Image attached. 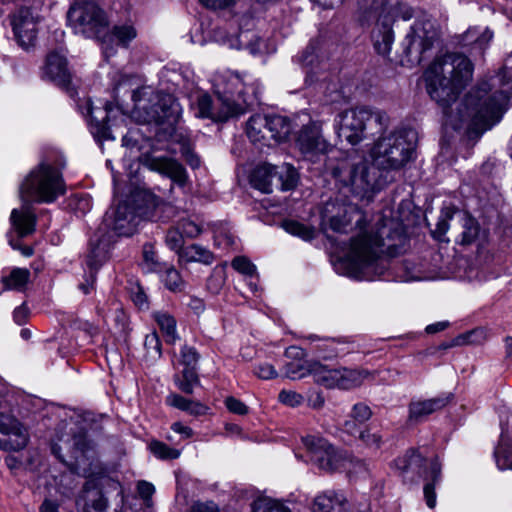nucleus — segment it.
Listing matches in <instances>:
<instances>
[{
    "mask_svg": "<svg viewBox=\"0 0 512 512\" xmlns=\"http://www.w3.org/2000/svg\"><path fill=\"white\" fill-rule=\"evenodd\" d=\"M474 65L465 55L449 53L436 59L426 70L430 97L441 106L445 126L479 137L498 123L512 94V56L501 71L472 88L461 100L459 93L471 82Z\"/></svg>",
    "mask_w": 512,
    "mask_h": 512,
    "instance_id": "obj_1",
    "label": "nucleus"
},
{
    "mask_svg": "<svg viewBox=\"0 0 512 512\" xmlns=\"http://www.w3.org/2000/svg\"><path fill=\"white\" fill-rule=\"evenodd\" d=\"M369 155L375 167L355 152H339L338 157L328 158L327 169L343 185L350 186L356 194H366L379 189L376 169L399 171L416 157L415 133L393 132L380 137L370 149Z\"/></svg>",
    "mask_w": 512,
    "mask_h": 512,
    "instance_id": "obj_2",
    "label": "nucleus"
},
{
    "mask_svg": "<svg viewBox=\"0 0 512 512\" xmlns=\"http://www.w3.org/2000/svg\"><path fill=\"white\" fill-rule=\"evenodd\" d=\"M356 233L350 239L345 257L348 274L357 279H370L377 272V262L383 252L385 226L376 228L357 213Z\"/></svg>",
    "mask_w": 512,
    "mask_h": 512,
    "instance_id": "obj_3",
    "label": "nucleus"
},
{
    "mask_svg": "<svg viewBox=\"0 0 512 512\" xmlns=\"http://www.w3.org/2000/svg\"><path fill=\"white\" fill-rule=\"evenodd\" d=\"M133 117L146 124H175L180 117V105L167 93L155 91L150 86H143L133 91Z\"/></svg>",
    "mask_w": 512,
    "mask_h": 512,
    "instance_id": "obj_4",
    "label": "nucleus"
},
{
    "mask_svg": "<svg viewBox=\"0 0 512 512\" xmlns=\"http://www.w3.org/2000/svg\"><path fill=\"white\" fill-rule=\"evenodd\" d=\"M309 460L320 470L327 473L346 471L348 474L366 473L363 461L354 459L347 452L336 448L327 439L319 435H307L302 438Z\"/></svg>",
    "mask_w": 512,
    "mask_h": 512,
    "instance_id": "obj_5",
    "label": "nucleus"
},
{
    "mask_svg": "<svg viewBox=\"0 0 512 512\" xmlns=\"http://www.w3.org/2000/svg\"><path fill=\"white\" fill-rule=\"evenodd\" d=\"M64 193L60 170L45 161L28 174L19 188L22 202L51 203Z\"/></svg>",
    "mask_w": 512,
    "mask_h": 512,
    "instance_id": "obj_6",
    "label": "nucleus"
},
{
    "mask_svg": "<svg viewBox=\"0 0 512 512\" xmlns=\"http://www.w3.org/2000/svg\"><path fill=\"white\" fill-rule=\"evenodd\" d=\"M388 117L385 112L366 107H355L339 113L335 126L339 137L349 144L357 145L367 137V130L374 124L378 131L387 127Z\"/></svg>",
    "mask_w": 512,
    "mask_h": 512,
    "instance_id": "obj_7",
    "label": "nucleus"
},
{
    "mask_svg": "<svg viewBox=\"0 0 512 512\" xmlns=\"http://www.w3.org/2000/svg\"><path fill=\"white\" fill-rule=\"evenodd\" d=\"M67 21L75 33L100 39L108 32L106 13L93 1L74 0L67 12Z\"/></svg>",
    "mask_w": 512,
    "mask_h": 512,
    "instance_id": "obj_8",
    "label": "nucleus"
},
{
    "mask_svg": "<svg viewBox=\"0 0 512 512\" xmlns=\"http://www.w3.org/2000/svg\"><path fill=\"white\" fill-rule=\"evenodd\" d=\"M292 131V124L285 116L280 115H254L247 122V136L253 142L285 141Z\"/></svg>",
    "mask_w": 512,
    "mask_h": 512,
    "instance_id": "obj_9",
    "label": "nucleus"
},
{
    "mask_svg": "<svg viewBox=\"0 0 512 512\" xmlns=\"http://www.w3.org/2000/svg\"><path fill=\"white\" fill-rule=\"evenodd\" d=\"M296 143L302 154L313 162L333 150L332 144L322 134V124L313 120L303 125Z\"/></svg>",
    "mask_w": 512,
    "mask_h": 512,
    "instance_id": "obj_10",
    "label": "nucleus"
},
{
    "mask_svg": "<svg viewBox=\"0 0 512 512\" xmlns=\"http://www.w3.org/2000/svg\"><path fill=\"white\" fill-rule=\"evenodd\" d=\"M38 22V14H34V12L27 7H21L11 15V25L15 38L24 49H28L34 45L37 38Z\"/></svg>",
    "mask_w": 512,
    "mask_h": 512,
    "instance_id": "obj_11",
    "label": "nucleus"
},
{
    "mask_svg": "<svg viewBox=\"0 0 512 512\" xmlns=\"http://www.w3.org/2000/svg\"><path fill=\"white\" fill-rule=\"evenodd\" d=\"M218 100L221 106L216 111L212 106V100L209 95H199L193 106L195 116L199 118H210L216 121H225L229 117L243 113L241 104L230 101L229 98H218Z\"/></svg>",
    "mask_w": 512,
    "mask_h": 512,
    "instance_id": "obj_12",
    "label": "nucleus"
},
{
    "mask_svg": "<svg viewBox=\"0 0 512 512\" xmlns=\"http://www.w3.org/2000/svg\"><path fill=\"white\" fill-rule=\"evenodd\" d=\"M26 428L12 415L0 414V449L18 451L28 443Z\"/></svg>",
    "mask_w": 512,
    "mask_h": 512,
    "instance_id": "obj_13",
    "label": "nucleus"
},
{
    "mask_svg": "<svg viewBox=\"0 0 512 512\" xmlns=\"http://www.w3.org/2000/svg\"><path fill=\"white\" fill-rule=\"evenodd\" d=\"M218 98H229L230 101H235L241 104L243 112L245 111V105L247 99L245 95L249 92L250 88L238 74L227 73L219 77L215 84Z\"/></svg>",
    "mask_w": 512,
    "mask_h": 512,
    "instance_id": "obj_14",
    "label": "nucleus"
},
{
    "mask_svg": "<svg viewBox=\"0 0 512 512\" xmlns=\"http://www.w3.org/2000/svg\"><path fill=\"white\" fill-rule=\"evenodd\" d=\"M144 164L151 171L167 176L180 188H185L189 182L186 169L175 159L168 157H146Z\"/></svg>",
    "mask_w": 512,
    "mask_h": 512,
    "instance_id": "obj_15",
    "label": "nucleus"
},
{
    "mask_svg": "<svg viewBox=\"0 0 512 512\" xmlns=\"http://www.w3.org/2000/svg\"><path fill=\"white\" fill-rule=\"evenodd\" d=\"M43 74L58 86L70 91L71 73L66 56L60 51H53L47 55Z\"/></svg>",
    "mask_w": 512,
    "mask_h": 512,
    "instance_id": "obj_16",
    "label": "nucleus"
},
{
    "mask_svg": "<svg viewBox=\"0 0 512 512\" xmlns=\"http://www.w3.org/2000/svg\"><path fill=\"white\" fill-rule=\"evenodd\" d=\"M358 4L363 8H369L380 12V18L391 19L399 16L403 20H410L413 17V9L402 5L400 0H358Z\"/></svg>",
    "mask_w": 512,
    "mask_h": 512,
    "instance_id": "obj_17",
    "label": "nucleus"
},
{
    "mask_svg": "<svg viewBox=\"0 0 512 512\" xmlns=\"http://www.w3.org/2000/svg\"><path fill=\"white\" fill-rule=\"evenodd\" d=\"M349 501L344 492L326 490L315 496L311 512H348Z\"/></svg>",
    "mask_w": 512,
    "mask_h": 512,
    "instance_id": "obj_18",
    "label": "nucleus"
},
{
    "mask_svg": "<svg viewBox=\"0 0 512 512\" xmlns=\"http://www.w3.org/2000/svg\"><path fill=\"white\" fill-rule=\"evenodd\" d=\"M436 37L437 33L432 22H416L411 28V33L407 36L409 48L422 54L432 47Z\"/></svg>",
    "mask_w": 512,
    "mask_h": 512,
    "instance_id": "obj_19",
    "label": "nucleus"
},
{
    "mask_svg": "<svg viewBox=\"0 0 512 512\" xmlns=\"http://www.w3.org/2000/svg\"><path fill=\"white\" fill-rule=\"evenodd\" d=\"M135 215L130 207L123 203L119 204L111 215L107 214L106 221L114 232L119 236H130L136 228Z\"/></svg>",
    "mask_w": 512,
    "mask_h": 512,
    "instance_id": "obj_20",
    "label": "nucleus"
},
{
    "mask_svg": "<svg viewBox=\"0 0 512 512\" xmlns=\"http://www.w3.org/2000/svg\"><path fill=\"white\" fill-rule=\"evenodd\" d=\"M454 221L453 228L456 234L455 241L461 245H470L478 237L480 226L475 218L466 212H457L455 217L451 218Z\"/></svg>",
    "mask_w": 512,
    "mask_h": 512,
    "instance_id": "obj_21",
    "label": "nucleus"
},
{
    "mask_svg": "<svg viewBox=\"0 0 512 512\" xmlns=\"http://www.w3.org/2000/svg\"><path fill=\"white\" fill-rule=\"evenodd\" d=\"M82 512H104L107 501L94 480L87 481L76 502Z\"/></svg>",
    "mask_w": 512,
    "mask_h": 512,
    "instance_id": "obj_22",
    "label": "nucleus"
},
{
    "mask_svg": "<svg viewBox=\"0 0 512 512\" xmlns=\"http://www.w3.org/2000/svg\"><path fill=\"white\" fill-rule=\"evenodd\" d=\"M448 403V398L436 397L431 399H413L409 403L408 420L413 423L423 421L430 414L442 409Z\"/></svg>",
    "mask_w": 512,
    "mask_h": 512,
    "instance_id": "obj_23",
    "label": "nucleus"
},
{
    "mask_svg": "<svg viewBox=\"0 0 512 512\" xmlns=\"http://www.w3.org/2000/svg\"><path fill=\"white\" fill-rule=\"evenodd\" d=\"M10 219L21 237L27 236L35 230L36 218L30 209V202H23L20 209H13Z\"/></svg>",
    "mask_w": 512,
    "mask_h": 512,
    "instance_id": "obj_24",
    "label": "nucleus"
},
{
    "mask_svg": "<svg viewBox=\"0 0 512 512\" xmlns=\"http://www.w3.org/2000/svg\"><path fill=\"white\" fill-rule=\"evenodd\" d=\"M372 38L375 50L378 54L383 56L389 54L394 40L390 18L388 20L380 18V22L377 23V28L374 30Z\"/></svg>",
    "mask_w": 512,
    "mask_h": 512,
    "instance_id": "obj_25",
    "label": "nucleus"
},
{
    "mask_svg": "<svg viewBox=\"0 0 512 512\" xmlns=\"http://www.w3.org/2000/svg\"><path fill=\"white\" fill-rule=\"evenodd\" d=\"M307 339L311 343H315V351L324 359H332L345 353V349L342 347L345 343L340 339L321 338L315 334L308 335Z\"/></svg>",
    "mask_w": 512,
    "mask_h": 512,
    "instance_id": "obj_26",
    "label": "nucleus"
},
{
    "mask_svg": "<svg viewBox=\"0 0 512 512\" xmlns=\"http://www.w3.org/2000/svg\"><path fill=\"white\" fill-rule=\"evenodd\" d=\"M309 370L316 383L329 389L338 388L339 368H328L320 362L313 361Z\"/></svg>",
    "mask_w": 512,
    "mask_h": 512,
    "instance_id": "obj_27",
    "label": "nucleus"
},
{
    "mask_svg": "<svg viewBox=\"0 0 512 512\" xmlns=\"http://www.w3.org/2000/svg\"><path fill=\"white\" fill-rule=\"evenodd\" d=\"M214 259V254L199 244L189 245L179 252V262L181 263L198 262L204 265H211Z\"/></svg>",
    "mask_w": 512,
    "mask_h": 512,
    "instance_id": "obj_28",
    "label": "nucleus"
},
{
    "mask_svg": "<svg viewBox=\"0 0 512 512\" xmlns=\"http://www.w3.org/2000/svg\"><path fill=\"white\" fill-rule=\"evenodd\" d=\"M274 182H276L274 166L271 164L259 165L251 175V184L253 187L264 193L272 192Z\"/></svg>",
    "mask_w": 512,
    "mask_h": 512,
    "instance_id": "obj_29",
    "label": "nucleus"
},
{
    "mask_svg": "<svg viewBox=\"0 0 512 512\" xmlns=\"http://www.w3.org/2000/svg\"><path fill=\"white\" fill-rule=\"evenodd\" d=\"M153 318L158 324L167 343L174 344L178 339L177 323L175 318L167 312L157 311L153 313Z\"/></svg>",
    "mask_w": 512,
    "mask_h": 512,
    "instance_id": "obj_30",
    "label": "nucleus"
},
{
    "mask_svg": "<svg viewBox=\"0 0 512 512\" xmlns=\"http://www.w3.org/2000/svg\"><path fill=\"white\" fill-rule=\"evenodd\" d=\"M69 432L72 434L71 436H61L59 441L62 442L68 450L84 453L89 447L85 431L81 427L74 425L69 428Z\"/></svg>",
    "mask_w": 512,
    "mask_h": 512,
    "instance_id": "obj_31",
    "label": "nucleus"
},
{
    "mask_svg": "<svg viewBox=\"0 0 512 512\" xmlns=\"http://www.w3.org/2000/svg\"><path fill=\"white\" fill-rule=\"evenodd\" d=\"M369 372L360 369L339 368V389H352L360 386L368 378Z\"/></svg>",
    "mask_w": 512,
    "mask_h": 512,
    "instance_id": "obj_32",
    "label": "nucleus"
},
{
    "mask_svg": "<svg viewBox=\"0 0 512 512\" xmlns=\"http://www.w3.org/2000/svg\"><path fill=\"white\" fill-rule=\"evenodd\" d=\"M30 280V271L26 268H13L9 275L3 276L1 282L4 290L24 291Z\"/></svg>",
    "mask_w": 512,
    "mask_h": 512,
    "instance_id": "obj_33",
    "label": "nucleus"
},
{
    "mask_svg": "<svg viewBox=\"0 0 512 512\" xmlns=\"http://www.w3.org/2000/svg\"><path fill=\"white\" fill-rule=\"evenodd\" d=\"M275 185L283 191L293 189L298 182V173L290 164H284L280 167L274 166Z\"/></svg>",
    "mask_w": 512,
    "mask_h": 512,
    "instance_id": "obj_34",
    "label": "nucleus"
},
{
    "mask_svg": "<svg viewBox=\"0 0 512 512\" xmlns=\"http://www.w3.org/2000/svg\"><path fill=\"white\" fill-rule=\"evenodd\" d=\"M429 476L431 482H427L424 485V496L426 504L429 508H434L436 505V494L435 485L440 482L441 479V465L437 459L433 460L429 468Z\"/></svg>",
    "mask_w": 512,
    "mask_h": 512,
    "instance_id": "obj_35",
    "label": "nucleus"
},
{
    "mask_svg": "<svg viewBox=\"0 0 512 512\" xmlns=\"http://www.w3.org/2000/svg\"><path fill=\"white\" fill-rule=\"evenodd\" d=\"M493 38V32L488 28L480 31L477 28L468 29L463 35L464 45H472L480 51L484 50Z\"/></svg>",
    "mask_w": 512,
    "mask_h": 512,
    "instance_id": "obj_36",
    "label": "nucleus"
},
{
    "mask_svg": "<svg viewBox=\"0 0 512 512\" xmlns=\"http://www.w3.org/2000/svg\"><path fill=\"white\" fill-rule=\"evenodd\" d=\"M495 458L499 469H512V442L504 432H502L500 443L495 450Z\"/></svg>",
    "mask_w": 512,
    "mask_h": 512,
    "instance_id": "obj_37",
    "label": "nucleus"
},
{
    "mask_svg": "<svg viewBox=\"0 0 512 512\" xmlns=\"http://www.w3.org/2000/svg\"><path fill=\"white\" fill-rule=\"evenodd\" d=\"M252 512H292L283 502L270 497H258L251 503Z\"/></svg>",
    "mask_w": 512,
    "mask_h": 512,
    "instance_id": "obj_38",
    "label": "nucleus"
},
{
    "mask_svg": "<svg viewBox=\"0 0 512 512\" xmlns=\"http://www.w3.org/2000/svg\"><path fill=\"white\" fill-rule=\"evenodd\" d=\"M284 230L293 235L301 238L304 241H310L316 236V229L312 226L305 225L295 220H286L282 223Z\"/></svg>",
    "mask_w": 512,
    "mask_h": 512,
    "instance_id": "obj_39",
    "label": "nucleus"
},
{
    "mask_svg": "<svg viewBox=\"0 0 512 512\" xmlns=\"http://www.w3.org/2000/svg\"><path fill=\"white\" fill-rule=\"evenodd\" d=\"M90 247V252L86 258V264L91 270H96L106 258V248L100 240H97V243H94V241L91 240Z\"/></svg>",
    "mask_w": 512,
    "mask_h": 512,
    "instance_id": "obj_40",
    "label": "nucleus"
},
{
    "mask_svg": "<svg viewBox=\"0 0 512 512\" xmlns=\"http://www.w3.org/2000/svg\"><path fill=\"white\" fill-rule=\"evenodd\" d=\"M150 451L159 459L173 460L180 456V451L169 447L167 444L154 440L149 444Z\"/></svg>",
    "mask_w": 512,
    "mask_h": 512,
    "instance_id": "obj_41",
    "label": "nucleus"
},
{
    "mask_svg": "<svg viewBox=\"0 0 512 512\" xmlns=\"http://www.w3.org/2000/svg\"><path fill=\"white\" fill-rule=\"evenodd\" d=\"M198 384L199 378L196 373V368H184L182 378L177 381L179 389L186 394H192L194 387Z\"/></svg>",
    "mask_w": 512,
    "mask_h": 512,
    "instance_id": "obj_42",
    "label": "nucleus"
},
{
    "mask_svg": "<svg viewBox=\"0 0 512 512\" xmlns=\"http://www.w3.org/2000/svg\"><path fill=\"white\" fill-rule=\"evenodd\" d=\"M112 35L122 46L127 47L128 44L137 37V31L133 25L123 24L114 26Z\"/></svg>",
    "mask_w": 512,
    "mask_h": 512,
    "instance_id": "obj_43",
    "label": "nucleus"
},
{
    "mask_svg": "<svg viewBox=\"0 0 512 512\" xmlns=\"http://www.w3.org/2000/svg\"><path fill=\"white\" fill-rule=\"evenodd\" d=\"M359 439L369 449L377 450L383 443V437L378 432L373 430L371 427H367L365 430L359 433Z\"/></svg>",
    "mask_w": 512,
    "mask_h": 512,
    "instance_id": "obj_44",
    "label": "nucleus"
},
{
    "mask_svg": "<svg viewBox=\"0 0 512 512\" xmlns=\"http://www.w3.org/2000/svg\"><path fill=\"white\" fill-rule=\"evenodd\" d=\"M329 228L334 232L344 233L351 223V218L347 216L346 210H339L337 215L332 216L329 221Z\"/></svg>",
    "mask_w": 512,
    "mask_h": 512,
    "instance_id": "obj_45",
    "label": "nucleus"
},
{
    "mask_svg": "<svg viewBox=\"0 0 512 512\" xmlns=\"http://www.w3.org/2000/svg\"><path fill=\"white\" fill-rule=\"evenodd\" d=\"M311 362L312 361H307L305 364L290 362L285 367V375L293 380L303 378L307 374H310L309 367Z\"/></svg>",
    "mask_w": 512,
    "mask_h": 512,
    "instance_id": "obj_46",
    "label": "nucleus"
},
{
    "mask_svg": "<svg viewBox=\"0 0 512 512\" xmlns=\"http://www.w3.org/2000/svg\"><path fill=\"white\" fill-rule=\"evenodd\" d=\"M166 245L173 251H175L178 255L181 250L185 247L184 245V236L180 232L177 227L171 228L168 230L165 238Z\"/></svg>",
    "mask_w": 512,
    "mask_h": 512,
    "instance_id": "obj_47",
    "label": "nucleus"
},
{
    "mask_svg": "<svg viewBox=\"0 0 512 512\" xmlns=\"http://www.w3.org/2000/svg\"><path fill=\"white\" fill-rule=\"evenodd\" d=\"M163 281L165 286L171 291H181L184 286L180 273L173 267L166 270Z\"/></svg>",
    "mask_w": 512,
    "mask_h": 512,
    "instance_id": "obj_48",
    "label": "nucleus"
},
{
    "mask_svg": "<svg viewBox=\"0 0 512 512\" xmlns=\"http://www.w3.org/2000/svg\"><path fill=\"white\" fill-rule=\"evenodd\" d=\"M240 37L242 40L245 39L248 41L246 48L251 54L256 55L266 52V44L261 37L254 34L249 37L248 33H242Z\"/></svg>",
    "mask_w": 512,
    "mask_h": 512,
    "instance_id": "obj_49",
    "label": "nucleus"
},
{
    "mask_svg": "<svg viewBox=\"0 0 512 512\" xmlns=\"http://www.w3.org/2000/svg\"><path fill=\"white\" fill-rule=\"evenodd\" d=\"M231 266L241 274L253 276L256 266L245 256H238L232 260Z\"/></svg>",
    "mask_w": 512,
    "mask_h": 512,
    "instance_id": "obj_50",
    "label": "nucleus"
},
{
    "mask_svg": "<svg viewBox=\"0 0 512 512\" xmlns=\"http://www.w3.org/2000/svg\"><path fill=\"white\" fill-rule=\"evenodd\" d=\"M421 462V455L417 451L411 450L405 456L398 458L396 460V465L402 471H407L411 469L414 465H420Z\"/></svg>",
    "mask_w": 512,
    "mask_h": 512,
    "instance_id": "obj_51",
    "label": "nucleus"
},
{
    "mask_svg": "<svg viewBox=\"0 0 512 512\" xmlns=\"http://www.w3.org/2000/svg\"><path fill=\"white\" fill-rule=\"evenodd\" d=\"M278 399L281 403L290 407L300 406L304 402V397L292 390H282L279 393Z\"/></svg>",
    "mask_w": 512,
    "mask_h": 512,
    "instance_id": "obj_52",
    "label": "nucleus"
},
{
    "mask_svg": "<svg viewBox=\"0 0 512 512\" xmlns=\"http://www.w3.org/2000/svg\"><path fill=\"white\" fill-rule=\"evenodd\" d=\"M199 355L195 348L184 345L181 349V363L185 368H196Z\"/></svg>",
    "mask_w": 512,
    "mask_h": 512,
    "instance_id": "obj_53",
    "label": "nucleus"
},
{
    "mask_svg": "<svg viewBox=\"0 0 512 512\" xmlns=\"http://www.w3.org/2000/svg\"><path fill=\"white\" fill-rule=\"evenodd\" d=\"M176 227L184 237L188 238H195L201 233L200 226L191 220H181Z\"/></svg>",
    "mask_w": 512,
    "mask_h": 512,
    "instance_id": "obj_54",
    "label": "nucleus"
},
{
    "mask_svg": "<svg viewBox=\"0 0 512 512\" xmlns=\"http://www.w3.org/2000/svg\"><path fill=\"white\" fill-rule=\"evenodd\" d=\"M144 346L149 354L161 356V342L156 332H152L145 337Z\"/></svg>",
    "mask_w": 512,
    "mask_h": 512,
    "instance_id": "obj_55",
    "label": "nucleus"
},
{
    "mask_svg": "<svg viewBox=\"0 0 512 512\" xmlns=\"http://www.w3.org/2000/svg\"><path fill=\"white\" fill-rule=\"evenodd\" d=\"M371 415L370 407L363 403L355 404L351 411V417L359 423L366 422L370 419Z\"/></svg>",
    "mask_w": 512,
    "mask_h": 512,
    "instance_id": "obj_56",
    "label": "nucleus"
},
{
    "mask_svg": "<svg viewBox=\"0 0 512 512\" xmlns=\"http://www.w3.org/2000/svg\"><path fill=\"white\" fill-rule=\"evenodd\" d=\"M144 263L149 271H156L159 268V263L156 259V253L151 244H146L143 247Z\"/></svg>",
    "mask_w": 512,
    "mask_h": 512,
    "instance_id": "obj_57",
    "label": "nucleus"
},
{
    "mask_svg": "<svg viewBox=\"0 0 512 512\" xmlns=\"http://www.w3.org/2000/svg\"><path fill=\"white\" fill-rule=\"evenodd\" d=\"M254 374L264 380L272 379L277 376L274 366L269 363H260L255 366Z\"/></svg>",
    "mask_w": 512,
    "mask_h": 512,
    "instance_id": "obj_58",
    "label": "nucleus"
},
{
    "mask_svg": "<svg viewBox=\"0 0 512 512\" xmlns=\"http://www.w3.org/2000/svg\"><path fill=\"white\" fill-rule=\"evenodd\" d=\"M199 2L212 10H224L233 7L238 0H199Z\"/></svg>",
    "mask_w": 512,
    "mask_h": 512,
    "instance_id": "obj_59",
    "label": "nucleus"
},
{
    "mask_svg": "<svg viewBox=\"0 0 512 512\" xmlns=\"http://www.w3.org/2000/svg\"><path fill=\"white\" fill-rule=\"evenodd\" d=\"M225 405L227 409L232 413L238 415H245L248 413V407L242 401L236 399L235 397H227L225 399Z\"/></svg>",
    "mask_w": 512,
    "mask_h": 512,
    "instance_id": "obj_60",
    "label": "nucleus"
},
{
    "mask_svg": "<svg viewBox=\"0 0 512 512\" xmlns=\"http://www.w3.org/2000/svg\"><path fill=\"white\" fill-rule=\"evenodd\" d=\"M166 401L170 406L180 409L182 411H186L190 399H187L178 394H171L170 396L167 397Z\"/></svg>",
    "mask_w": 512,
    "mask_h": 512,
    "instance_id": "obj_61",
    "label": "nucleus"
},
{
    "mask_svg": "<svg viewBox=\"0 0 512 512\" xmlns=\"http://www.w3.org/2000/svg\"><path fill=\"white\" fill-rule=\"evenodd\" d=\"M137 491L143 499L148 500L154 494L155 488L147 481H139L137 484Z\"/></svg>",
    "mask_w": 512,
    "mask_h": 512,
    "instance_id": "obj_62",
    "label": "nucleus"
},
{
    "mask_svg": "<svg viewBox=\"0 0 512 512\" xmlns=\"http://www.w3.org/2000/svg\"><path fill=\"white\" fill-rule=\"evenodd\" d=\"M190 512H220L218 506L213 502H197L191 506Z\"/></svg>",
    "mask_w": 512,
    "mask_h": 512,
    "instance_id": "obj_63",
    "label": "nucleus"
},
{
    "mask_svg": "<svg viewBox=\"0 0 512 512\" xmlns=\"http://www.w3.org/2000/svg\"><path fill=\"white\" fill-rule=\"evenodd\" d=\"M132 300L140 309L148 308L147 296L140 287H138L136 291L132 292Z\"/></svg>",
    "mask_w": 512,
    "mask_h": 512,
    "instance_id": "obj_64",
    "label": "nucleus"
}]
</instances>
